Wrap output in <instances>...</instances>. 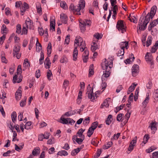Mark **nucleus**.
<instances>
[{
  "label": "nucleus",
  "mask_w": 158,
  "mask_h": 158,
  "mask_svg": "<svg viewBox=\"0 0 158 158\" xmlns=\"http://www.w3.org/2000/svg\"><path fill=\"white\" fill-rule=\"evenodd\" d=\"M93 64L90 65L89 69V76L90 77L94 74V68L93 67Z\"/></svg>",
  "instance_id": "obj_34"
},
{
  "label": "nucleus",
  "mask_w": 158,
  "mask_h": 158,
  "mask_svg": "<svg viewBox=\"0 0 158 158\" xmlns=\"http://www.w3.org/2000/svg\"><path fill=\"white\" fill-rule=\"evenodd\" d=\"M98 123L97 121L95 122L92 123L90 127L93 128L94 130L98 126Z\"/></svg>",
  "instance_id": "obj_52"
},
{
  "label": "nucleus",
  "mask_w": 158,
  "mask_h": 158,
  "mask_svg": "<svg viewBox=\"0 0 158 158\" xmlns=\"http://www.w3.org/2000/svg\"><path fill=\"white\" fill-rule=\"evenodd\" d=\"M120 135V133H118L117 134L114 135L113 137L111 139H117L119 138Z\"/></svg>",
  "instance_id": "obj_62"
},
{
  "label": "nucleus",
  "mask_w": 158,
  "mask_h": 158,
  "mask_svg": "<svg viewBox=\"0 0 158 158\" xmlns=\"http://www.w3.org/2000/svg\"><path fill=\"white\" fill-rule=\"evenodd\" d=\"M105 61L102 64V68L103 70H105L103 71V74L102 77V80L104 78L108 77L110 74L111 69L113 66V58H108L107 60L105 59Z\"/></svg>",
  "instance_id": "obj_1"
},
{
  "label": "nucleus",
  "mask_w": 158,
  "mask_h": 158,
  "mask_svg": "<svg viewBox=\"0 0 158 158\" xmlns=\"http://www.w3.org/2000/svg\"><path fill=\"white\" fill-rule=\"evenodd\" d=\"M158 47V41H156L155 45L152 47L151 50L152 53H155L157 50Z\"/></svg>",
  "instance_id": "obj_21"
},
{
  "label": "nucleus",
  "mask_w": 158,
  "mask_h": 158,
  "mask_svg": "<svg viewBox=\"0 0 158 158\" xmlns=\"http://www.w3.org/2000/svg\"><path fill=\"white\" fill-rule=\"evenodd\" d=\"M23 65L25 68H27L30 67V62L28 61L27 59L26 58L24 60Z\"/></svg>",
  "instance_id": "obj_26"
},
{
  "label": "nucleus",
  "mask_w": 158,
  "mask_h": 158,
  "mask_svg": "<svg viewBox=\"0 0 158 158\" xmlns=\"http://www.w3.org/2000/svg\"><path fill=\"white\" fill-rule=\"evenodd\" d=\"M85 129H83L82 128L80 129L77 133L76 136H77V137H78L80 138H85V136L83 135V132L85 131Z\"/></svg>",
  "instance_id": "obj_16"
},
{
  "label": "nucleus",
  "mask_w": 158,
  "mask_h": 158,
  "mask_svg": "<svg viewBox=\"0 0 158 158\" xmlns=\"http://www.w3.org/2000/svg\"><path fill=\"white\" fill-rule=\"evenodd\" d=\"M136 85L137 84H135L134 83L132 84V85L129 88L128 91H129L130 92H132L134 90Z\"/></svg>",
  "instance_id": "obj_44"
},
{
  "label": "nucleus",
  "mask_w": 158,
  "mask_h": 158,
  "mask_svg": "<svg viewBox=\"0 0 158 158\" xmlns=\"http://www.w3.org/2000/svg\"><path fill=\"white\" fill-rule=\"evenodd\" d=\"M124 105H120L119 107L117 106L116 108L114 110V112L117 113L120 110L123 109V108Z\"/></svg>",
  "instance_id": "obj_51"
},
{
  "label": "nucleus",
  "mask_w": 158,
  "mask_h": 158,
  "mask_svg": "<svg viewBox=\"0 0 158 158\" xmlns=\"http://www.w3.org/2000/svg\"><path fill=\"white\" fill-rule=\"evenodd\" d=\"M131 111H129V110H127V114H125V118L126 119L125 121H124V124H125L128 121V120L130 117V114H131Z\"/></svg>",
  "instance_id": "obj_22"
},
{
  "label": "nucleus",
  "mask_w": 158,
  "mask_h": 158,
  "mask_svg": "<svg viewBox=\"0 0 158 158\" xmlns=\"http://www.w3.org/2000/svg\"><path fill=\"white\" fill-rule=\"evenodd\" d=\"M149 138V136L148 135L146 134L145 135L143 138V141L141 144L142 146H143L144 144H146L147 143Z\"/></svg>",
  "instance_id": "obj_20"
},
{
  "label": "nucleus",
  "mask_w": 158,
  "mask_h": 158,
  "mask_svg": "<svg viewBox=\"0 0 158 158\" xmlns=\"http://www.w3.org/2000/svg\"><path fill=\"white\" fill-rule=\"evenodd\" d=\"M22 73L21 66L20 65H19L17 69V74H15L13 77V83H15L16 82L19 83L22 81L23 77L21 74Z\"/></svg>",
  "instance_id": "obj_4"
},
{
  "label": "nucleus",
  "mask_w": 158,
  "mask_h": 158,
  "mask_svg": "<svg viewBox=\"0 0 158 158\" xmlns=\"http://www.w3.org/2000/svg\"><path fill=\"white\" fill-rule=\"evenodd\" d=\"M55 142V139L54 138H52V139H49L47 141V144H51Z\"/></svg>",
  "instance_id": "obj_60"
},
{
  "label": "nucleus",
  "mask_w": 158,
  "mask_h": 158,
  "mask_svg": "<svg viewBox=\"0 0 158 158\" xmlns=\"http://www.w3.org/2000/svg\"><path fill=\"white\" fill-rule=\"evenodd\" d=\"M110 98H108L106 99L103 102V103H102L103 105V106H106V107H108L109 106V104L108 103V100H109Z\"/></svg>",
  "instance_id": "obj_53"
},
{
  "label": "nucleus",
  "mask_w": 158,
  "mask_h": 158,
  "mask_svg": "<svg viewBox=\"0 0 158 158\" xmlns=\"http://www.w3.org/2000/svg\"><path fill=\"white\" fill-rule=\"evenodd\" d=\"M60 19L63 23L66 24L67 22V15L64 13L60 15Z\"/></svg>",
  "instance_id": "obj_12"
},
{
  "label": "nucleus",
  "mask_w": 158,
  "mask_h": 158,
  "mask_svg": "<svg viewBox=\"0 0 158 158\" xmlns=\"http://www.w3.org/2000/svg\"><path fill=\"white\" fill-rule=\"evenodd\" d=\"M83 39L81 37L79 36H77L76 37L75 40L74 41V45L75 44H77V46H79V42H83Z\"/></svg>",
  "instance_id": "obj_18"
},
{
  "label": "nucleus",
  "mask_w": 158,
  "mask_h": 158,
  "mask_svg": "<svg viewBox=\"0 0 158 158\" xmlns=\"http://www.w3.org/2000/svg\"><path fill=\"white\" fill-rule=\"evenodd\" d=\"M116 28L119 31L123 33L126 31V27L124 25L123 20H120L117 22Z\"/></svg>",
  "instance_id": "obj_5"
},
{
  "label": "nucleus",
  "mask_w": 158,
  "mask_h": 158,
  "mask_svg": "<svg viewBox=\"0 0 158 158\" xmlns=\"http://www.w3.org/2000/svg\"><path fill=\"white\" fill-rule=\"evenodd\" d=\"M123 115V114H118L117 117V120L119 122L122 121V119Z\"/></svg>",
  "instance_id": "obj_57"
},
{
  "label": "nucleus",
  "mask_w": 158,
  "mask_h": 158,
  "mask_svg": "<svg viewBox=\"0 0 158 158\" xmlns=\"http://www.w3.org/2000/svg\"><path fill=\"white\" fill-rule=\"evenodd\" d=\"M157 24H158L154 20H153L150 23V25L148 26V31H151L152 30V28L156 26Z\"/></svg>",
  "instance_id": "obj_23"
},
{
  "label": "nucleus",
  "mask_w": 158,
  "mask_h": 158,
  "mask_svg": "<svg viewBox=\"0 0 158 158\" xmlns=\"http://www.w3.org/2000/svg\"><path fill=\"white\" fill-rule=\"evenodd\" d=\"M57 155L61 156H67L68 155V153L66 151L62 150L58 152Z\"/></svg>",
  "instance_id": "obj_31"
},
{
  "label": "nucleus",
  "mask_w": 158,
  "mask_h": 158,
  "mask_svg": "<svg viewBox=\"0 0 158 158\" xmlns=\"http://www.w3.org/2000/svg\"><path fill=\"white\" fill-rule=\"evenodd\" d=\"M129 19L131 22H133L135 23H136L137 22V19L136 17L134 16H132L130 15L129 17Z\"/></svg>",
  "instance_id": "obj_35"
},
{
  "label": "nucleus",
  "mask_w": 158,
  "mask_h": 158,
  "mask_svg": "<svg viewBox=\"0 0 158 158\" xmlns=\"http://www.w3.org/2000/svg\"><path fill=\"white\" fill-rule=\"evenodd\" d=\"M31 124V122L29 121L26 123L25 125L24 126L25 128L27 130L31 129V127H30Z\"/></svg>",
  "instance_id": "obj_41"
},
{
  "label": "nucleus",
  "mask_w": 158,
  "mask_h": 158,
  "mask_svg": "<svg viewBox=\"0 0 158 158\" xmlns=\"http://www.w3.org/2000/svg\"><path fill=\"white\" fill-rule=\"evenodd\" d=\"M1 30V33L2 34L4 33H7V29L5 24H3L2 25Z\"/></svg>",
  "instance_id": "obj_42"
},
{
  "label": "nucleus",
  "mask_w": 158,
  "mask_h": 158,
  "mask_svg": "<svg viewBox=\"0 0 158 158\" xmlns=\"http://www.w3.org/2000/svg\"><path fill=\"white\" fill-rule=\"evenodd\" d=\"M85 26H89L90 24V21L88 19H85L84 20H81V22Z\"/></svg>",
  "instance_id": "obj_39"
},
{
  "label": "nucleus",
  "mask_w": 158,
  "mask_h": 158,
  "mask_svg": "<svg viewBox=\"0 0 158 158\" xmlns=\"http://www.w3.org/2000/svg\"><path fill=\"white\" fill-rule=\"evenodd\" d=\"M85 6V2L84 0H80L79 2L78 6H75L72 3L70 5L69 9L72 10L74 13L80 15L81 10L83 9Z\"/></svg>",
  "instance_id": "obj_2"
},
{
  "label": "nucleus",
  "mask_w": 158,
  "mask_h": 158,
  "mask_svg": "<svg viewBox=\"0 0 158 158\" xmlns=\"http://www.w3.org/2000/svg\"><path fill=\"white\" fill-rule=\"evenodd\" d=\"M136 139L137 137H135V139L132 140V141L131 142L129 146V147L130 148H131L132 147L133 148L134 146H135L136 143Z\"/></svg>",
  "instance_id": "obj_32"
},
{
  "label": "nucleus",
  "mask_w": 158,
  "mask_h": 158,
  "mask_svg": "<svg viewBox=\"0 0 158 158\" xmlns=\"http://www.w3.org/2000/svg\"><path fill=\"white\" fill-rule=\"evenodd\" d=\"M60 6L62 8L66 9L68 8V6L66 3L64 2H61L60 3Z\"/></svg>",
  "instance_id": "obj_46"
},
{
  "label": "nucleus",
  "mask_w": 158,
  "mask_h": 158,
  "mask_svg": "<svg viewBox=\"0 0 158 158\" xmlns=\"http://www.w3.org/2000/svg\"><path fill=\"white\" fill-rule=\"evenodd\" d=\"M52 75V74L51 70L49 69L48 70L47 73V76L49 80L50 81L51 80L50 77Z\"/></svg>",
  "instance_id": "obj_56"
},
{
  "label": "nucleus",
  "mask_w": 158,
  "mask_h": 158,
  "mask_svg": "<svg viewBox=\"0 0 158 158\" xmlns=\"http://www.w3.org/2000/svg\"><path fill=\"white\" fill-rule=\"evenodd\" d=\"M63 116L64 115H63L60 118V119L61 121H60V122L63 124H68V118L67 119L63 117Z\"/></svg>",
  "instance_id": "obj_30"
},
{
  "label": "nucleus",
  "mask_w": 158,
  "mask_h": 158,
  "mask_svg": "<svg viewBox=\"0 0 158 158\" xmlns=\"http://www.w3.org/2000/svg\"><path fill=\"white\" fill-rule=\"evenodd\" d=\"M5 55L4 52H2L1 55V60L2 62L6 64L7 63V60L6 59Z\"/></svg>",
  "instance_id": "obj_24"
},
{
  "label": "nucleus",
  "mask_w": 158,
  "mask_h": 158,
  "mask_svg": "<svg viewBox=\"0 0 158 158\" xmlns=\"http://www.w3.org/2000/svg\"><path fill=\"white\" fill-rule=\"evenodd\" d=\"M156 123H151L150 125L148 127V128H151L152 130V133L154 134L155 133V131L157 130V128L156 126Z\"/></svg>",
  "instance_id": "obj_15"
},
{
  "label": "nucleus",
  "mask_w": 158,
  "mask_h": 158,
  "mask_svg": "<svg viewBox=\"0 0 158 158\" xmlns=\"http://www.w3.org/2000/svg\"><path fill=\"white\" fill-rule=\"evenodd\" d=\"M29 20L26 19L25 22L24 24V26H25L27 29H33V22L29 19Z\"/></svg>",
  "instance_id": "obj_8"
},
{
  "label": "nucleus",
  "mask_w": 158,
  "mask_h": 158,
  "mask_svg": "<svg viewBox=\"0 0 158 158\" xmlns=\"http://www.w3.org/2000/svg\"><path fill=\"white\" fill-rule=\"evenodd\" d=\"M89 117H88L87 118H85L84 120H83V124L85 125H88L89 123Z\"/></svg>",
  "instance_id": "obj_50"
},
{
  "label": "nucleus",
  "mask_w": 158,
  "mask_h": 158,
  "mask_svg": "<svg viewBox=\"0 0 158 158\" xmlns=\"http://www.w3.org/2000/svg\"><path fill=\"white\" fill-rule=\"evenodd\" d=\"M17 29L16 31V32L18 34H19L21 31V26L20 24H18L17 25Z\"/></svg>",
  "instance_id": "obj_54"
},
{
  "label": "nucleus",
  "mask_w": 158,
  "mask_h": 158,
  "mask_svg": "<svg viewBox=\"0 0 158 158\" xmlns=\"http://www.w3.org/2000/svg\"><path fill=\"white\" fill-rule=\"evenodd\" d=\"M146 61L148 63H149L151 65L154 64L153 58L150 53L147 52L145 57Z\"/></svg>",
  "instance_id": "obj_7"
},
{
  "label": "nucleus",
  "mask_w": 158,
  "mask_h": 158,
  "mask_svg": "<svg viewBox=\"0 0 158 158\" xmlns=\"http://www.w3.org/2000/svg\"><path fill=\"white\" fill-rule=\"evenodd\" d=\"M79 22L80 30L81 32H83L85 30V26L81 22Z\"/></svg>",
  "instance_id": "obj_47"
},
{
  "label": "nucleus",
  "mask_w": 158,
  "mask_h": 158,
  "mask_svg": "<svg viewBox=\"0 0 158 158\" xmlns=\"http://www.w3.org/2000/svg\"><path fill=\"white\" fill-rule=\"evenodd\" d=\"M94 130L93 128L90 127L89 128L87 132V136L89 137H90L94 133Z\"/></svg>",
  "instance_id": "obj_36"
},
{
  "label": "nucleus",
  "mask_w": 158,
  "mask_h": 158,
  "mask_svg": "<svg viewBox=\"0 0 158 158\" xmlns=\"http://www.w3.org/2000/svg\"><path fill=\"white\" fill-rule=\"evenodd\" d=\"M11 118L12 122L15 123L17 118V114L15 111L13 112L11 114Z\"/></svg>",
  "instance_id": "obj_40"
},
{
  "label": "nucleus",
  "mask_w": 158,
  "mask_h": 158,
  "mask_svg": "<svg viewBox=\"0 0 158 158\" xmlns=\"http://www.w3.org/2000/svg\"><path fill=\"white\" fill-rule=\"evenodd\" d=\"M93 88H91L90 85L89 84L87 87V91L86 94H87L89 93H93Z\"/></svg>",
  "instance_id": "obj_48"
},
{
  "label": "nucleus",
  "mask_w": 158,
  "mask_h": 158,
  "mask_svg": "<svg viewBox=\"0 0 158 158\" xmlns=\"http://www.w3.org/2000/svg\"><path fill=\"white\" fill-rule=\"evenodd\" d=\"M124 49H121L120 50H119L117 53V55L118 56H122L124 55Z\"/></svg>",
  "instance_id": "obj_49"
},
{
  "label": "nucleus",
  "mask_w": 158,
  "mask_h": 158,
  "mask_svg": "<svg viewBox=\"0 0 158 158\" xmlns=\"http://www.w3.org/2000/svg\"><path fill=\"white\" fill-rule=\"evenodd\" d=\"M98 48V45L96 43L94 42L93 44L91 45V51L94 52Z\"/></svg>",
  "instance_id": "obj_38"
},
{
  "label": "nucleus",
  "mask_w": 158,
  "mask_h": 158,
  "mask_svg": "<svg viewBox=\"0 0 158 158\" xmlns=\"http://www.w3.org/2000/svg\"><path fill=\"white\" fill-rule=\"evenodd\" d=\"M55 21H54V22L53 21H51L50 22V29H52V30L53 31H55Z\"/></svg>",
  "instance_id": "obj_45"
},
{
  "label": "nucleus",
  "mask_w": 158,
  "mask_h": 158,
  "mask_svg": "<svg viewBox=\"0 0 158 158\" xmlns=\"http://www.w3.org/2000/svg\"><path fill=\"white\" fill-rule=\"evenodd\" d=\"M82 93L81 91H79L78 96L77 99V103L79 104L81 103V100L82 99Z\"/></svg>",
  "instance_id": "obj_28"
},
{
  "label": "nucleus",
  "mask_w": 158,
  "mask_h": 158,
  "mask_svg": "<svg viewBox=\"0 0 158 158\" xmlns=\"http://www.w3.org/2000/svg\"><path fill=\"white\" fill-rule=\"evenodd\" d=\"M20 47L19 45L15 46L14 48L13 54L14 56H15V54L19 53L20 50Z\"/></svg>",
  "instance_id": "obj_19"
},
{
  "label": "nucleus",
  "mask_w": 158,
  "mask_h": 158,
  "mask_svg": "<svg viewBox=\"0 0 158 158\" xmlns=\"http://www.w3.org/2000/svg\"><path fill=\"white\" fill-rule=\"evenodd\" d=\"M152 38L151 36H149L146 41V46L148 47L152 43Z\"/></svg>",
  "instance_id": "obj_43"
},
{
  "label": "nucleus",
  "mask_w": 158,
  "mask_h": 158,
  "mask_svg": "<svg viewBox=\"0 0 158 158\" xmlns=\"http://www.w3.org/2000/svg\"><path fill=\"white\" fill-rule=\"evenodd\" d=\"M27 28L24 25H23V27L22 29V33L24 34H27Z\"/></svg>",
  "instance_id": "obj_61"
},
{
  "label": "nucleus",
  "mask_w": 158,
  "mask_h": 158,
  "mask_svg": "<svg viewBox=\"0 0 158 158\" xmlns=\"http://www.w3.org/2000/svg\"><path fill=\"white\" fill-rule=\"evenodd\" d=\"M52 45L51 43H49L48 44V46L47 48V54L48 56H49L51 53Z\"/></svg>",
  "instance_id": "obj_33"
},
{
  "label": "nucleus",
  "mask_w": 158,
  "mask_h": 158,
  "mask_svg": "<svg viewBox=\"0 0 158 158\" xmlns=\"http://www.w3.org/2000/svg\"><path fill=\"white\" fill-rule=\"evenodd\" d=\"M128 44V42L127 41L122 42L119 44L120 47L121 49H124V48H126V49H127Z\"/></svg>",
  "instance_id": "obj_13"
},
{
  "label": "nucleus",
  "mask_w": 158,
  "mask_h": 158,
  "mask_svg": "<svg viewBox=\"0 0 158 158\" xmlns=\"http://www.w3.org/2000/svg\"><path fill=\"white\" fill-rule=\"evenodd\" d=\"M87 94L89 98L92 101H93L95 99L93 93H89Z\"/></svg>",
  "instance_id": "obj_55"
},
{
  "label": "nucleus",
  "mask_w": 158,
  "mask_h": 158,
  "mask_svg": "<svg viewBox=\"0 0 158 158\" xmlns=\"http://www.w3.org/2000/svg\"><path fill=\"white\" fill-rule=\"evenodd\" d=\"M78 52L77 47L74 48L73 53V60L76 61L77 59Z\"/></svg>",
  "instance_id": "obj_17"
},
{
  "label": "nucleus",
  "mask_w": 158,
  "mask_h": 158,
  "mask_svg": "<svg viewBox=\"0 0 158 158\" xmlns=\"http://www.w3.org/2000/svg\"><path fill=\"white\" fill-rule=\"evenodd\" d=\"M139 72V66L137 64H134L132 68V73L133 76H135Z\"/></svg>",
  "instance_id": "obj_9"
},
{
  "label": "nucleus",
  "mask_w": 158,
  "mask_h": 158,
  "mask_svg": "<svg viewBox=\"0 0 158 158\" xmlns=\"http://www.w3.org/2000/svg\"><path fill=\"white\" fill-rule=\"evenodd\" d=\"M152 155L153 158H158V151L153 152Z\"/></svg>",
  "instance_id": "obj_64"
},
{
  "label": "nucleus",
  "mask_w": 158,
  "mask_h": 158,
  "mask_svg": "<svg viewBox=\"0 0 158 158\" xmlns=\"http://www.w3.org/2000/svg\"><path fill=\"white\" fill-rule=\"evenodd\" d=\"M112 116L110 114L108 115L106 121V123L107 125H109L112 120Z\"/></svg>",
  "instance_id": "obj_27"
},
{
  "label": "nucleus",
  "mask_w": 158,
  "mask_h": 158,
  "mask_svg": "<svg viewBox=\"0 0 158 158\" xmlns=\"http://www.w3.org/2000/svg\"><path fill=\"white\" fill-rule=\"evenodd\" d=\"M84 139L85 138L83 137L78 138H77V136L74 135L72 139L74 143L76 142L79 144H81Z\"/></svg>",
  "instance_id": "obj_10"
},
{
  "label": "nucleus",
  "mask_w": 158,
  "mask_h": 158,
  "mask_svg": "<svg viewBox=\"0 0 158 158\" xmlns=\"http://www.w3.org/2000/svg\"><path fill=\"white\" fill-rule=\"evenodd\" d=\"M21 87L19 86L15 93V98L17 100H19L21 98Z\"/></svg>",
  "instance_id": "obj_11"
},
{
  "label": "nucleus",
  "mask_w": 158,
  "mask_h": 158,
  "mask_svg": "<svg viewBox=\"0 0 158 158\" xmlns=\"http://www.w3.org/2000/svg\"><path fill=\"white\" fill-rule=\"evenodd\" d=\"M156 10L157 7L156 6H153L151 9L150 12L148 13L146 16L149 17L150 19H152L156 12Z\"/></svg>",
  "instance_id": "obj_6"
},
{
  "label": "nucleus",
  "mask_w": 158,
  "mask_h": 158,
  "mask_svg": "<svg viewBox=\"0 0 158 158\" xmlns=\"http://www.w3.org/2000/svg\"><path fill=\"white\" fill-rule=\"evenodd\" d=\"M44 64L45 67L46 69L50 68L51 66V62L48 57H47L46 59L44 62Z\"/></svg>",
  "instance_id": "obj_14"
},
{
  "label": "nucleus",
  "mask_w": 158,
  "mask_h": 158,
  "mask_svg": "<svg viewBox=\"0 0 158 158\" xmlns=\"http://www.w3.org/2000/svg\"><path fill=\"white\" fill-rule=\"evenodd\" d=\"M26 98H25L24 100L23 101L22 100L21 102L20 103V105L21 107H24L26 105Z\"/></svg>",
  "instance_id": "obj_59"
},
{
  "label": "nucleus",
  "mask_w": 158,
  "mask_h": 158,
  "mask_svg": "<svg viewBox=\"0 0 158 158\" xmlns=\"http://www.w3.org/2000/svg\"><path fill=\"white\" fill-rule=\"evenodd\" d=\"M145 17V19L143 23V21L144 19L143 16H141L139 20L137 28L138 29L137 32L138 34L139 33V30L144 31L146 29L147 25L150 21V18L149 17H148L146 16Z\"/></svg>",
  "instance_id": "obj_3"
},
{
  "label": "nucleus",
  "mask_w": 158,
  "mask_h": 158,
  "mask_svg": "<svg viewBox=\"0 0 158 158\" xmlns=\"http://www.w3.org/2000/svg\"><path fill=\"white\" fill-rule=\"evenodd\" d=\"M40 152V149H34L32 151V154L35 156L39 154Z\"/></svg>",
  "instance_id": "obj_29"
},
{
  "label": "nucleus",
  "mask_w": 158,
  "mask_h": 158,
  "mask_svg": "<svg viewBox=\"0 0 158 158\" xmlns=\"http://www.w3.org/2000/svg\"><path fill=\"white\" fill-rule=\"evenodd\" d=\"M35 77L38 78L40 76V71L39 69L37 70L36 71L35 73Z\"/></svg>",
  "instance_id": "obj_63"
},
{
  "label": "nucleus",
  "mask_w": 158,
  "mask_h": 158,
  "mask_svg": "<svg viewBox=\"0 0 158 158\" xmlns=\"http://www.w3.org/2000/svg\"><path fill=\"white\" fill-rule=\"evenodd\" d=\"M93 6L97 9H98L99 7L98 6V2L97 0H94L93 2Z\"/></svg>",
  "instance_id": "obj_58"
},
{
  "label": "nucleus",
  "mask_w": 158,
  "mask_h": 158,
  "mask_svg": "<svg viewBox=\"0 0 158 158\" xmlns=\"http://www.w3.org/2000/svg\"><path fill=\"white\" fill-rule=\"evenodd\" d=\"M81 149H74L71 152V155L72 156L76 155L80 151Z\"/></svg>",
  "instance_id": "obj_37"
},
{
  "label": "nucleus",
  "mask_w": 158,
  "mask_h": 158,
  "mask_svg": "<svg viewBox=\"0 0 158 158\" xmlns=\"http://www.w3.org/2000/svg\"><path fill=\"white\" fill-rule=\"evenodd\" d=\"M149 96L148 94V95L147 94L146 97L145 98V99L144 100V101L142 103V105L143 106H144V107H145L147 106V104H148L149 102Z\"/></svg>",
  "instance_id": "obj_25"
}]
</instances>
